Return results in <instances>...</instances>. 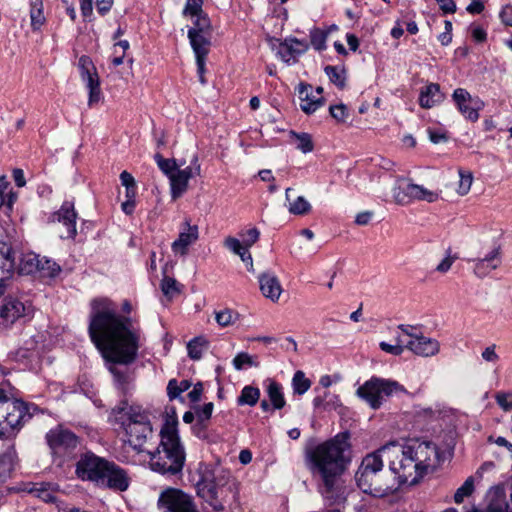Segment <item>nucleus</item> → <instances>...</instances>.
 <instances>
[{"instance_id":"f257e3e1","label":"nucleus","mask_w":512,"mask_h":512,"mask_svg":"<svg viewBox=\"0 0 512 512\" xmlns=\"http://www.w3.org/2000/svg\"><path fill=\"white\" fill-rule=\"evenodd\" d=\"M90 305L89 336L104 359L124 365L134 362L140 333L131 319L119 315L116 305L107 298L94 299Z\"/></svg>"},{"instance_id":"f03ea898","label":"nucleus","mask_w":512,"mask_h":512,"mask_svg":"<svg viewBox=\"0 0 512 512\" xmlns=\"http://www.w3.org/2000/svg\"><path fill=\"white\" fill-rule=\"evenodd\" d=\"M348 448L347 437L339 434L316 446L310 454L311 472L322 480V493L327 497L337 488L339 477L349 462L345 455Z\"/></svg>"},{"instance_id":"7ed1b4c3","label":"nucleus","mask_w":512,"mask_h":512,"mask_svg":"<svg viewBox=\"0 0 512 512\" xmlns=\"http://www.w3.org/2000/svg\"><path fill=\"white\" fill-rule=\"evenodd\" d=\"M167 420L161 429V441L155 451H146L150 455V468L162 475L174 476L181 473L185 463V451L180 443L176 425V412H167Z\"/></svg>"},{"instance_id":"20e7f679","label":"nucleus","mask_w":512,"mask_h":512,"mask_svg":"<svg viewBox=\"0 0 512 512\" xmlns=\"http://www.w3.org/2000/svg\"><path fill=\"white\" fill-rule=\"evenodd\" d=\"M76 474L114 492L127 491L131 477L127 470L94 454H85L77 463Z\"/></svg>"},{"instance_id":"39448f33","label":"nucleus","mask_w":512,"mask_h":512,"mask_svg":"<svg viewBox=\"0 0 512 512\" xmlns=\"http://www.w3.org/2000/svg\"><path fill=\"white\" fill-rule=\"evenodd\" d=\"M384 454L380 448L367 454L361 461L355 479L358 487L374 497H385L398 490L396 477L383 470Z\"/></svg>"},{"instance_id":"423d86ee","label":"nucleus","mask_w":512,"mask_h":512,"mask_svg":"<svg viewBox=\"0 0 512 512\" xmlns=\"http://www.w3.org/2000/svg\"><path fill=\"white\" fill-rule=\"evenodd\" d=\"M115 422L124 431V442L136 453L147 451L145 444L153 436V429L148 414L138 406H129L124 403L112 411Z\"/></svg>"},{"instance_id":"0eeeda50","label":"nucleus","mask_w":512,"mask_h":512,"mask_svg":"<svg viewBox=\"0 0 512 512\" xmlns=\"http://www.w3.org/2000/svg\"><path fill=\"white\" fill-rule=\"evenodd\" d=\"M380 452L389 463L392 475L396 477L398 487L402 484H416L424 476L422 470L414 461L413 455L407 453V444L391 441L382 447Z\"/></svg>"},{"instance_id":"6e6552de","label":"nucleus","mask_w":512,"mask_h":512,"mask_svg":"<svg viewBox=\"0 0 512 512\" xmlns=\"http://www.w3.org/2000/svg\"><path fill=\"white\" fill-rule=\"evenodd\" d=\"M31 418L29 405L0 387V439L16 435Z\"/></svg>"},{"instance_id":"1a4fd4ad","label":"nucleus","mask_w":512,"mask_h":512,"mask_svg":"<svg viewBox=\"0 0 512 512\" xmlns=\"http://www.w3.org/2000/svg\"><path fill=\"white\" fill-rule=\"evenodd\" d=\"M235 494V484L224 475H215L212 471H204L197 483V495L214 511L224 510L227 498Z\"/></svg>"},{"instance_id":"9d476101","label":"nucleus","mask_w":512,"mask_h":512,"mask_svg":"<svg viewBox=\"0 0 512 512\" xmlns=\"http://www.w3.org/2000/svg\"><path fill=\"white\" fill-rule=\"evenodd\" d=\"M405 391V388L395 380L373 376L357 388L356 395L370 408L377 410L387 398Z\"/></svg>"},{"instance_id":"9b49d317","label":"nucleus","mask_w":512,"mask_h":512,"mask_svg":"<svg viewBox=\"0 0 512 512\" xmlns=\"http://www.w3.org/2000/svg\"><path fill=\"white\" fill-rule=\"evenodd\" d=\"M45 439L53 458L61 462L74 458L80 446L79 437L62 425L50 429Z\"/></svg>"},{"instance_id":"f8f14e48","label":"nucleus","mask_w":512,"mask_h":512,"mask_svg":"<svg viewBox=\"0 0 512 512\" xmlns=\"http://www.w3.org/2000/svg\"><path fill=\"white\" fill-rule=\"evenodd\" d=\"M392 197L395 204L406 206L415 201L436 202L439 199V193L415 184L408 178L397 177L392 187Z\"/></svg>"},{"instance_id":"ddd939ff","label":"nucleus","mask_w":512,"mask_h":512,"mask_svg":"<svg viewBox=\"0 0 512 512\" xmlns=\"http://www.w3.org/2000/svg\"><path fill=\"white\" fill-rule=\"evenodd\" d=\"M157 505L162 512H192V497L170 487L161 492Z\"/></svg>"},{"instance_id":"4468645a","label":"nucleus","mask_w":512,"mask_h":512,"mask_svg":"<svg viewBox=\"0 0 512 512\" xmlns=\"http://www.w3.org/2000/svg\"><path fill=\"white\" fill-rule=\"evenodd\" d=\"M202 4L203 0H194V50L197 47H211L213 27Z\"/></svg>"},{"instance_id":"2eb2a0df","label":"nucleus","mask_w":512,"mask_h":512,"mask_svg":"<svg viewBox=\"0 0 512 512\" xmlns=\"http://www.w3.org/2000/svg\"><path fill=\"white\" fill-rule=\"evenodd\" d=\"M407 444V453L413 455L414 461L425 475L433 468L438 459V451L434 444L426 441L411 440Z\"/></svg>"},{"instance_id":"dca6fc26","label":"nucleus","mask_w":512,"mask_h":512,"mask_svg":"<svg viewBox=\"0 0 512 512\" xmlns=\"http://www.w3.org/2000/svg\"><path fill=\"white\" fill-rule=\"evenodd\" d=\"M78 68L82 81L86 83L89 90L88 105L92 106L101 99L100 79L97 69L90 57L83 55L79 58Z\"/></svg>"},{"instance_id":"f3484780","label":"nucleus","mask_w":512,"mask_h":512,"mask_svg":"<svg viewBox=\"0 0 512 512\" xmlns=\"http://www.w3.org/2000/svg\"><path fill=\"white\" fill-rule=\"evenodd\" d=\"M452 99L458 111L465 119L472 122H476L479 119V111L482 110L485 105L479 97H473L464 88H457L452 94Z\"/></svg>"},{"instance_id":"a211bd4d","label":"nucleus","mask_w":512,"mask_h":512,"mask_svg":"<svg viewBox=\"0 0 512 512\" xmlns=\"http://www.w3.org/2000/svg\"><path fill=\"white\" fill-rule=\"evenodd\" d=\"M76 219L74 202L65 201L60 209L51 215L50 222L63 227V231L60 232L62 239H73L77 234Z\"/></svg>"},{"instance_id":"6ab92c4d","label":"nucleus","mask_w":512,"mask_h":512,"mask_svg":"<svg viewBox=\"0 0 512 512\" xmlns=\"http://www.w3.org/2000/svg\"><path fill=\"white\" fill-rule=\"evenodd\" d=\"M473 263V274L479 279L488 277L502 264V248L500 244H493L491 250L482 257L468 260Z\"/></svg>"},{"instance_id":"aec40b11","label":"nucleus","mask_w":512,"mask_h":512,"mask_svg":"<svg viewBox=\"0 0 512 512\" xmlns=\"http://www.w3.org/2000/svg\"><path fill=\"white\" fill-rule=\"evenodd\" d=\"M15 269V257L10 245L0 241V296L9 285Z\"/></svg>"},{"instance_id":"412c9836","label":"nucleus","mask_w":512,"mask_h":512,"mask_svg":"<svg viewBox=\"0 0 512 512\" xmlns=\"http://www.w3.org/2000/svg\"><path fill=\"white\" fill-rule=\"evenodd\" d=\"M26 307L20 300L8 297L0 306V323L11 325L25 315Z\"/></svg>"},{"instance_id":"4be33fe9","label":"nucleus","mask_w":512,"mask_h":512,"mask_svg":"<svg viewBox=\"0 0 512 512\" xmlns=\"http://www.w3.org/2000/svg\"><path fill=\"white\" fill-rule=\"evenodd\" d=\"M406 349L422 357H431L439 352L440 345L436 339L420 334L417 338L406 339Z\"/></svg>"},{"instance_id":"5701e85b","label":"nucleus","mask_w":512,"mask_h":512,"mask_svg":"<svg viewBox=\"0 0 512 512\" xmlns=\"http://www.w3.org/2000/svg\"><path fill=\"white\" fill-rule=\"evenodd\" d=\"M300 108L306 114H312L324 104L323 96L315 95L310 84L301 83L298 86Z\"/></svg>"},{"instance_id":"b1692460","label":"nucleus","mask_w":512,"mask_h":512,"mask_svg":"<svg viewBox=\"0 0 512 512\" xmlns=\"http://www.w3.org/2000/svg\"><path fill=\"white\" fill-rule=\"evenodd\" d=\"M260 291L264 297L272 302L279 300L282 294V286L278 277L273 272H264L258 277Z\"/></svg>"},{"instance_id":"393cba45","label":"nucleus","mask_w":512,"mask_h":512,"mask_svg":"<svg viewBox=\"0 0 512 512\" xmlns=\"http://www.w3.org/2000/svg\"><path fill=\"white\" fill-rule=\"evenodd\" d=\"M213 410L214 404L212 402H208L203 405L194 404V435L199 438L206 437L205 430L209 426Z\"/></svg>"},{"instance_id":"a878e982","label":"nucleus","mask_w":512,"mask_h":512,"mask_svg":"<svg viewBox=\"0 0 512 512\" xmlns=\"http://www.w3.org/2000/svg\"><path fill=\"white\" fill-rule=\"evenodd\" d=\"M308 45L298 39H289L281 43L277 54L287 64H293L296 57L305 53Z\"/></svg>"},{"instance_id":"bb28decb","label":"nucleus","mask_w":512,"mask_h":512,"mask_svg":"<svg viewBox=\"0 0 512 512\" xmlns=\"http://www.w3.org/2000/svg\"><path fill=\"white\" fill-rule=\"evenodd\" d=\"M46 503L56 502L57 486L49 482L27 483L23 489Z\"/></svg>"},{"instance_id":"cd10ccee","label":"nucleus","mask_w":512,"mask_h":512,"mask_svg":"<svg viewBox=\"0 0 512 512\" xmlns=\"http://www.w3.org/2000/svg\"><path fill=\"white\" fill-rule=\"evenodd\" d=\"M444 95L441 93L440 86L437 83H430L423 87L419 95V105L424 109H430L441 103Z\"/></svg>"},{"instance_id":"c85d7f7f","label":"nucleus","mask_w":512,"mask_h":512,"mask_svg":"<svg viewBox=\"0 0 512 512\" xmlns=\"http://www.w3.org/2000/svg\"><path fill=\"white\" fill-rule=\"evenodd\" d=\"M224 246L232 253L238 255L245 263L249 271H254L251 253L246 249L245 246H241L239 239L234 237H227L224 240Z\"/></svg>"},{"instance_id":"c756f323","label":"nucleus","mask_w":512,"mask_h":512,"mask_svg":"<svg viewBox=\"0 0 512 512\" xmlns=\"http://www.w3.org/2000/svg\"><path fill=\"white\" fill-rule=\"evenodd\" d=\"M188 169L176 170L174 174L169 177L171 185V194L174 199L180 197L187 189L188 182L190 179V173Z\"/></svg>"},{"instance_id":"7c9ffc66","label":"nucleus","mask_w":512,"mask_h":512,"mask_svg":"<svg viewBox=\"0 0 512 512\" xmlns=\"http://www.w3.org/2000/svg\"><path fill=\"white\" fill-rule=\"evenodd\" d=\"M293 191L292 188L286 189V200L288 201V211L295 215H303L311 210L310 203L303 197L299 196L295 200L291 201L290 193Z\"/></svg>"},{"instance_id":"2f4dec72","label":"nucleus","mask_w":512,"mask_h":512,"mask_svg":"<svg viewBox=\"0 0 512 512\" xmlns=\"http://www.w3.org/2000/svg\"><path fill=\"white\" fill-rule=\"evenodd\" d=\"M266 391L274 409H282L285 406L284 394L279 383L269 380Z\"/></svg>"},{"instance_id":"473e14b6","label":"nucleus","mask_w":512,"mask_h":512,"mask_svg":"<svg viewBox=\"0 0 512 512\" xmlns=\"http://www.w3.org/2000/svg\"><path fill=\"white\" fill-rule=\"evenodd\" d=\"M290 139L293 144H295L296 148L300 150L302 153L312 152L314 149L313 140L310 134L301 132L297 133L294 131L290 132Z\"/></svg>"},{"instance_id":"72a5a7b5","label":"nucleus","mask_w":512,"mask_h":512,"mask_svg":"<svg viewBox=\"0 0 512 512\" xmlns=\"http://www.w3.org/2000/svg\"><path fill=\"white\" fill-rule=\"evenodd\" d=\"M191 386L189 380L177 381L176 379H171L167 385V395L171 401L179 399L183 402V398L181 394L186 392Z\"/></svg>"},{"instance_id":"f704fd0d","label":"nucleus","mask_w":512,"mask_h":512,"mask_svg":"<svg viewBox=\"0 0 512 512\" xmlns=\"http://www.w3.org/2000/svg\"><path fill=\"white\" fill-rule=\"evenodd\" d=\"M259 397L260 390L257 387L248 385L242 389L237 402L239 405L254 406L258 402Z\"/></svg>"},{"instance_id":"c9c22d12","label":"nucleus","mask_w":512,"mask_h":512,"mask_svg":"<svg viewBox=\"0 0 512 512\" xmlns=\"http://www.w3.org/2000/svg\"><path fill=\"white\" fill-rule=\"evenodd\" d=\"M192 243V233L182 232L179 234L178 239L172 243V251L175 255H186L188 254L190 244Z\"/></svg>"},{"instance_id":"e433bc0d","label":"nucleus","mask_w":512,"mask_h":512,"mask_svg":"<svg viewBox=\"0 0 512 512\" xmlns=\"http://www.w3.org/2000/svg\"><path fill=\"white\" fill-rule=\"evenodd\" d=\"M31 26L34 30L39 29L45 22L43 15L42 0H31L30 10Z\"/></svg>"},{"instance_id":"4c0bfd02","label":"nucleus","mask_w":512,"mask_h":512,"mask_svg":"<svg viewBox=\"0 0 512 512\" xmlns=\"http://www.w3.org/2000/svg\"><path fill=\"white\" fill-rule=\"evenodd\" d=\"M232 364L237 371L243 370L247 367H259V361L257 360V357L252 356L246 352L238 353L234 357Z\"/></svg>"},{"instance_id":"58836bf2","label":"nucleus","mask_w":512,"mask_h":512,"mask_svg":"<svg viewBox=\"0 0 512 512\" xmlns=\"http://www.w3.org/2000/svg\"><path fill=\"white\" fill-rule=\"evenodd\" d=\"M182 285L174 278L165 275L161 281V290L163 294L172 299L181 293Z\"/></svg>"},{"instance_id":"ea45409f","label":"nucleus","mask_w":512,"mask_h":512,"mask_svg":"<svg viewBox=\"0 0 512 512\" xmlns=\"http://www.w3.org/2000/svg\"><path fill=\"white\" fill-rule=\"evenodd\" d=\"M459 182L456 192L460 196H465L469 193L472 183H473V174L471 171L459 169Z\"/></svg>"},{"instance_id":"a19ab883","label":"nucleus","mask_w":512,"mask_h":512,"mask_svg":"<svg viewBox=\"0 0 512 512\" xmlns=\"http://www.w3.org/2000/svg\"><path fill=\"white\" fill-rule=\"evenodd\" d=\"M293 391L296 394L302 395L306 393L311 387V381L306 378L303 371H296L292 379Z\"/></svg>"},{"instance_id":"79ce46f5","label":"nucleus","mask_w":512,"mask_h":512,"mask_svg":"<svg viewBox=\"0 0 512 512\" xmlns=\"http://www.w3.org/2000/svg\"><path fill=\"white\" fill-rule=\"evenodd\" d=\"M238 313L232 309H222L215 312V320L221 327H227L234 324L238 319Z\"/></svg>"},{"instance_id":"37998d69","label":"nucleus","mask_w":512,"mask_h":512,"mask_svg":"<svg viewBox=\"0 0 512 512\" xmlns=\"http://www.w3.org/2000/svg\"><path fill=\"white\" fill-rule=\"evenodd\" d=\"M474 491V477H468L465 482L456 490L454 494V501L460 504L464 499L470 496Z\"/></svg>"},{"instance_id":"c03bdc74","label":"nucleus","mask_w":512,"mask_h":512,"mask_svg":"<svg viewBox=\"0 0 512 512\" xmlns=\"http://www.w3.org/2000/svg\"><path fill=\"white\" fill-rule=\"evenodd\" d=\"M325 73L330 81L339 88H343L345 86L346 76L344 69L336 66H327L325 68Z\"/></svg>"},{"instance_id":"a18cd8bd","label":"nucleus","mask_w":512,"mask_h":512,"mask_svg":"<svg viewBox=\"0 0 512 512\" xmlns=\"http://www.w3.org/2000/svg\"><path fill=\"white\" fill-rule=\"evenodd\" d=\"M396 343L395 344H388L386 342H380L379 346L382 351L399 356L403 353L404 349L406 348V339H403L402 336H396Z\"/></svg>"},{"instance_id":"49530a36","label":"nucleus","mask_w":512,"mask_h":512,"mask_svg":"<svg viewBox=\"0 0 512 512\" xmlns=\"http://www.w3.org/2000/svg\"><path fill=\"white\" fill-rule=\"evenodd\" d=\"M39 273L43 277H55L61 271L60 266L54 261L42 257L41 264L39 265Z\"/></svg>"},{"instance_id":"de8ad7c7","label":"nucleus","mask_w":512,"mask_h":512,"mask_svg":"<svg viewBox=\"0 0 512 512\" xmlns=\"http://www.w3.org/2000/svg\"><path fill=\"white\" fill-rule=\"evenodd\" d=\"M210 341L206 336L194 337V361L199 360L209 352Z\"/></svg>"},{"instance_id":"09e8293b","label":"nucleus","mask_w":512,"mask_h":512,"mask_svg":"<svg viewBox=\"0 0 512 512\" xmlns=\"http://www.w3.org/2000/svg\"><path fill=\"white\" fill-rule=\"evenodd\" d=\"M210 51V47H197L194 50L196 56L197 75L206 74V57Z\"/></svg>"},{"instance_id":"8fccbe9b","label":"nucleus","mask_w":512,"mask_h":512,"mask_svg":"<svg viewBox=\"0 0 512 512\" xmlns=\"http://www.w3.org/2000/svg\"><path fill=\"white\" fill-rule=\"evenodd\" d=\"M154 158L160 170L168 177H170L171 174H174L176 170H178L174 160L165 159L159 153L155 154Z\"/></svg>"},{"instance_id":"3c124183","label":"nucleus","mask_w":512,"mask_h":512,"mask_svg":"<svg viewBox=\"0 0 512 512\" xmlns=\"http://www.w3.org/2000/svg\"><path fill=\"white\" fill-rule=\"evenodd\" d=\"M41 259L39 255L36 254H28L26 255L22 262H23V270L27 273H35L39 271V265L41 264Z\"/></svg>"},{"instance_id":"603ef678","label":"nucleus","mask_w":512,"mask_h":512,"mask_svg":"<svg viewBox=\"0 0 512 512\" xmlns=\"http://www.w3.org/2000/svg\"><path fill=\"white\" fill-rule=\"evenodd\" d=\"M13 468L12 456L3 454L0 456V484L10 477Z\"/></svg>"},{"instance_id":"864d4df0","label":"nucleus","mask_w":512,"mask_h":512,"mask_svg":"<svg viewBox=\"0 0 512 512\" xmlns=\"http://www.w3.org/2000/svg\"><path fill=\"white\" fill-rule=\"evenodd\" d=\"M458 259V256L452 254L451 249H448L445 253L444 258L440 261V263L435 267V271L440 274H446L454 264V262Z\"/></svg>"},{"instance_id":"5fc2aeb1","label":"nucleus","mask_w":512,"mask_h":512,"mask_svg":"<svg viewBox=\"0 0 512 512\" xmlns=\"http://www.w3.org/2000/svg\"><path fill=\"white\" fill-rule=\"evenodd\" d=\"M260 236V232L257 228H250L244 233H241V246H245L247 250L255 244Z\"/></svg>"},{"instance_id":"6e6d98bb","label":"nucleus","mask_w":512,"mask_h":512,"mask_svg":"<svg viewBox=\"0 0 512 512\" xmlns=\"http://www.w3.org/2000/svg\"><path fill=\"white\" fill-rule=\"evenodd\" d=\"M330 115L340 123L346 122L349 117L347 107L344 104L331 105L329 108Z\"/></svg>"},{"instance_id":"4d7b16f0","label":"nucleus","mask_w":512,"mask_h":512,"mask_svg":"<svg viewBox=\"0 0 512 512\" xmlns=\"http://www.w3.org/2000/svg\"><path fill=\"white\" fill-rule=\"evenodd\" d=\"M495 399L504 411L512 410V392H498Z\"/></svg>"},{"instance_id":"13d9d810","label":"nucleus","mask_w":512,"mask_h":512,"mask_svg":"<svg viewBox=\"0 0 512 512\" xmlns=\"http://www.w3.org/2000/svg\"><path fill=\"white\" fill-rule=\"evenodd\" d=\"M326 35L321 30H314L311 32V43L316 50L325 48Z\"/></svg>"},{"instance_id":"bf43d9fd","label":"nucleus","mask_w":512,"mask_h":512,"mask_svg":"<svg viewBox=\"0 0 512 512\" xmlns=\"http://www.w3.org/2000/svg\"><path fill=\"white\" fill-rule=\"evenodd\" d=\"M483 360L486 362L496 363L499 361V355L496 352V345L492 344L486 347L481 354Z\"/></svg>"},{"instance_id":"052dcab7","label":"nucleus","mask_w":512,"mask_h":512,"mask_svg":"<svg viewBox=\"0 0 512 512\" xmlns=\"http://www.w3.org/2000/svg\"><path fill=\"white\" fill-rule=\"evenodd\" d=\"M499 18L505 26L512 27V6L505 5L499 12Z\"/></svg>"},{"instance_id":"680f3d73","label":"nucleus","mask_w":512,"mask_h":512,"mask_svg":"<svg viewBox=\"0 0 512 512\" xmlns=\"http://www.w3.org/2000/svg\"><path fill=\"white\" fill-rule=\"evenodd\" d=\"M325 411L336 410L341 406L340 398L337 395H331L330 393H325Z\"/></svg>"},{"instance_id":"e2e57ef3","label":"nucleus","mask_w":512,"mask_h":512,"mask_svg":"<svg viewBox=\"0 0 512 512\" xmlns=\"http://www.w3.org/2000/svg\"><path fill=\"white\" fill-rule=\"evenodd\" d=\"M398 329L401 331V334H399L398 336H402L403 339H414L420 335L416 333V328L413 326L399 325Z\"/></svg>"},{"instance_id":"0e129e2a","label":"nucleus","mask_w":512,"mask_h":512,"mask_svg":"<svg viewBox=\"0 0 512 512\" xmlns=\"http://www.w3.org/2000/svg\"><path fill=\"white\" fill-rule=\"evenodd\" d=\"M120 181L121 184L126 188H135L136 187V181L131 173L128 171H123L120 174Z\"/></svg>"},{"instance_id":"69168bd1","label":"nucleus","mask_w":512,"mask_h":512,"mask_svg":"<svg viewBox=\"0 0 512 512\" xmlns=\"http://www.w3.org/2000/svg\"><path fill=\"white\" fill-rule=\"evenodd\" d=\"M114 0H96V8L99 14L105 15L110 11Z\"/></svg>"},{"instance_id":"338daca9","label":"nucleus","mask_w":512,"mask_h":512,"mask_svg":"<svg viewBox=\"0 0 512 512\" xmlns=\"http://www.w3.org/2000/svg\"><path fill=\"white\" fill-rule=\"evenodd\" d=\"M466 10L471 14H480L484 10V4L481 0H472Z\"/></svg>"},{"instance_id":"774afa93","label":"nucleus","mask_w":512,"mask_h":512,"mask_svg":"<svg viewBox=\"0 0 512 512\" xmlns=\"http://www.w3.org/2000/svg\"><path fill=\"white\" fill-rule=\"evenodd\" d=\"M372 216L373 213L371 211L360 212L356 215L355 222L358 225H367L370 222Z\"/></svg>"}]
</instances>
